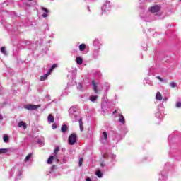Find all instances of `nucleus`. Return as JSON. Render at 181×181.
I'll return each instance as SVG.
<instances>
[{
	"mask_svg": "<svg viewBox=\"0 0 181 181\" xmlns=\"http://www.w3.org/2000/svg\"><path fill=\"white\" fill-rule=\"evenodd\" d=\"M78 121L79 122L80 131H84V126L83 125V118H79Z\"/></svg>",
	"mask_w": 181,
	"mask_h": 181,
	"instance_id": "15",
	"label": "nucleus"
},
{
	"mask_svg": "<svg viewBox=\"0 0 181 181\" xmlns=\"http://www.w3.org/2000/svg\"><path fill=\"white\" fill-rule=\"evenodd\" d=\"M98 98V97L97 95H91L89 98V100L90 101H92V103H95V101H97V99Z\"/></svg>",
	"mask_w": 181,
	"mask_h": 181,
	"instance_id": "22",
	"label": "nucleus"
},
{
	"mask_svg": "<svg viewBox=\"0 0 181 181\" xmlns=\"http://www.w3.org/2000/svg\"><path fill=\"white\" fill-rule=\"evenodd\" d=\"M54 169H56V166L53 165L51 168V171L49 172V173H51V175L53 173V170H54Z\"/></svg>",
	"mask_w": 181,
	"mask_h": 181,
	"instance_id": "39",
	"label": "nucleus"
},
{
	"mask_svg": "<svg viewBox=\"0 0 181 181\" xmlns=\"http://www.w3.org/2000/svg\"><path fill=\"white\" fill-rule=\"evenodd\" d=\"M46 98H50V95H47Z\"/></svg>",
	"mask_w": 181,
	"mask_h": 181,
	"instance_id": "50",
	"label": "nucleus"
},
{
	"mask_svg": "<svg viewBox=\"0 0 181 181\" xmlns=\"http://www.w3.org/2000/svg\"><path fill=\"white\" fill-rule=\"evenodd\" d=\"M108 139V136L107 135L106 132H103L102 134V136H100V141L101 142H104L105 141H107Z\"/></svg>",
	"mask_w": 181,
	"mask_h": 181,
	"instance_id": "8",
	"label": "nucleus"
},
{
	"mask_svg": "<svg viewBox=\"0 0 181 181\" xmlns=\"http://www.w3.org/2000/svg\"><path fill=\"white\" fill-rule=\"evenodd\" d=\"M6 152H8V150L5 148L0 149V153H6Z\"/></svg>",
	"mask_w": 181,
	"mask_h": 181,
	"instance_id": "36",
	"label": "nucleus"
},
{
	"mask_svg": "<svg viewBox=\"0 0 181 181\" xmlns=\"http://www.w3.org/2000/svg\"><path fill=\"white\" fill-rule=\"evenodd\" d=\"M14 172H15V169L12 170L11 172L10 173V176H13Z\"/></svg>",
	"mask_w": 181,
	"mask_h": 181,
	"instance_id": "43",
	"label": "nucleus"
},
{
	"mask_svg": "<svg viewBox=\"0 0 181 181\" xmlns=\"http://www.w3.org/2000/svg\"><path fill=\"white\" fill-rule=\"evenodd\" d=\"M48 121H49V122H51L52 124H53V122H54V117H53V115H49Z\"/></svg>",
	"mask_w": 181,
	"mask_h": 181,
	"instance_id": "24",
	"label": "nucleus"
},
{
	"mask_svg": "<svg viewBox=\"0 0 181 181\" xmlns=\"http://www.w3.org/2000/svg\"><path fill=\"white\" fill-rule=\"evenodd\" d=\"M56 67H57V64H54L52 66L51 69H49L48 70V72H49V73H52V71H53V70H54V69H56Z\"/></svg>",
	"mask_w": 181,
	"mask_h": 181,
	"instance_id": "29",
	"label": "nucleus"
},
{
	"mask_svg": "<svg viewBox=\"0 0 181 181\" xmlns=\"http://www.w3.org/2000/svg\"><path fill=\"white\" fill-rule=\"evenodd\" d=\"M69 115L74 122H77L78 121V117H80V112H78V108L76 106H72L69 110Z\"/></svg>",
	"mask_w": 181,
	"mask_h": 181,
	"instance_id": "1",
	"label": "nucleus"
},
{
	"mask_svg": "<svg viewBox=\"0 0 181 181\" xmlns=\"http://www.w3.org/2000/svg\"><path fill=\"white\" fill-rule=\"evenodd\" d=\"M98 56H100V48L95 49L93 52V59H98Z\"/></svg>",
	"mask_w": 181,
	"mask_h": 181,
	"instance_id": "7",
	"label": "nucleus"
},
{
	"mask_svg": "<svg viewBox=\"0 0 181 181\" xmlns=\"http://www.w3.org/2000/svg\"><path fill=\"white\" fill-rule=\"evenodd\" d=\"M37 143L40 144V145H43V142H42L41 140H38Z\"/></svg>",
	"mask_w": 181,
	"mask_h": 181,
	"instance_id": "45",
	"label": "nucleus"
},
{
	"mask_svg": "<svg viewBox=\"0 0 181 181\" xmlns=\"http://www.w3.org/2000/svg\"><path fill=\"white\" fill-rule=\"evenodd\" d=\"M3 141L5 144H8L9 142V136L8 134H4L3 137Z\"/></svg>",
	"mask_w": 181,
	"mask_h": 181,
	"instance_id": "21",
	"label": "nucleus"
},
{
	"mask_svg": "<svg viewBox=\"0 0 181 181\" xmlns=\"http://www.w3.org/2000/svg\"><path fill=\"white\" fill-rule=\"evenodd\" d=\"M93 45L100 49L99 47L101 46V44H100V40H98V39H95L93 40Z\"/></svg>",
	"mask_w": 181,
	"mask_h": 181,
	"instance_id": "14",
	"label": "nucleus"
},
{
	"mask_svg": "<svg viewBox=\"0 0 181 181\" xmlns=\"http://www.w3.org/2000/svg\"><path fill=\"white\" fill-rule=\"evenodd\" d=\"M110 9H111V1L110 0H107L105 4L102 6V13L110 12Z\"/></svg>",
	"mask_w": 181,
	"mask_h": 181,
	"instance_id": "2",
	"label": "nucleus"
},
{
	"mask_svg": "<svg viewBox=\"0 0 181 181\" xmlns=\"http://www.w3.org/2000/svg\"><path fill=\"white\" fill-rule=\"evenodd\" d=\"M86 181H91V179L90 177L86 178Z\"/></svg>",
	"mask_w": 181,
	"mask_h": 181,
	"instance_id": "48",
	"label": "nucleus"
},
{
	"mask_svg": "<svg viewBox=\"0 0 181 181\" xmlns=\"http://www.w3.org/2000/svg\"><path fill=\"white\" fill-rule=\"evenodd\" d=\"M115 157H116V156H115V155H113V156H112V158H115Z\"/></svg>",
	"mask_w": 181,
	"mask_h": 181,
	"instance_id": "53",
	"label": "nucleus"
},
{
	"mask_svg": "<svg viewBox=\"0 0 181 181\" xmlns=\"http://www.w3.org/2000/svg\"><path fill=\"white\" fill-rule=\"evenodd\" d=\"M33 160V157H32V153H30L24 159V162H32Z\"/></svg>",
	"mask_w": 181,
	"mask_h": 181,
	"instance_id": "9",
	"label": "nucleus"
},
{
	"mask_svg": "<svg viewBox=\"0 0 181 181\" xmlns=\"http://www.w3.org/2000/svg\"><path fill=\"white\" fill-rule=\"evenodd\" d=\"M42 11L44 12L42 14V18H47V16H49V14H47L49 10L45 7H42Z\"/></svg>",
	"mask_w": 181,
	"mask_h": 181,
	"instance_id": "11",
	"label": "nucleus"
},
{
	"mask_svg": "<svg viewBox=\"0 0 181 181\" xmlns=\"http://www.w3.org/2000/svg\"><path fill=\"white\" fill-rule=\"evenodd\" d=\"M87 9H88V12H90V6H87Z\"/></svg>",
	"mask_w": 181,
	"mask_h": 181,
	"instance_id": "49",
	"label": "nucleus"
},
{
	"mask_svg": "<svg viewBox=\"0 0 181 181\" xmlns=\"http://www.w3.org/2000/svg\"><path fill=\"white\" fill-rule=\"evenodd\" d=\"M59 147L55 148L54 152V155H56V153H57V152H59Z\"/></svg>",
	"mask_w": 181,
	"mask_h": 181,
	"instance_id": "40",
	"label": "nucleus"
},
{
	"mask_svg": "<svg viewBox=\"0 0 181 181\" xmlns=\"http://www.w3.org/2000/svg\"><path fill=\"white\" fill-rule=\"evenodd\" d=\"M49 74H50V73H49V71H48L47 74L42 76L40 77V81H45V80H46V78H47V77L49 76Z\"/></svg>",
	"mask_w": 181,
	"mask_h": 181,
	"instance_id": "18",
	"label": "nucleus"
},
{
	"mask_svg": "<svg viewBox=\"0 0 181 181\" xmlns=\"http://www.w3.org/2000/svg\"><path fill=\"white\" fill-rule=\"evenodd\" d=\"M18 128H23L24 129H26V128L28 127L26 123H25L23 121H21L18 124Z\"/></svg>",
	"mask_w": 181,
	"mask_h": 181,
	"instance_id": "10",
	"label": "nucleus"
},
{
	"mask_svg": "<svg viewBox=\"0 0 181 181\" xmlns=\"http://www.w3.org/2000/svg\"><path fill=\"white\" fill-rule=\"evenodd\" d=\"M76 63L77 64H83V58L81 57H76Z\"/></svg>",
	"mask_w": 181,
	"mask_h": 181,
	"instance_id": "23",
	"label": "nucleus"
},
{
	"mask_svg": "<svg viewBox=\"0 0 181 181\" xmlns=\"http://www.w3.org/2000/svg\"><path fill=\"white\" fill-rule=\"evenodd\" d=\"M117 112V110H115L114 112H113V114H115Z\"/></svg>",
	"mask_w": 181,
	"mask_h": 181,
	"instance_id": "52",
	"label": "nucleus"
},
{
	"mask_svg": "<svg viewBox=\"0 0 181 181\" xmlns=\"http://www.w3.org/2000/svg\"><path fill=\"white\" fill-rule=\"evenodd\" d=\"M156 117L157 118H158V119H162V115H160V112H157V113L156 114Z\"/></svg>",
	"mask_w": 181,
	"mask_h": 181,
	"instance_id": "34",
	"label": "nucleus"
},
{
	"mask_svg": "<svg viewBox=\"0 0 181 181\" xmlns=\"http://www.w3.org/2000/svg\"><path fill=\"white\" fill-rule=\"evenodd\" d=\"M96 176H98V177L101 178L103 177V173H101V170H98L95 173Z\"/></svg>",
	"mask_w": 181,
	"mask_h": 181,
	"instance_id": "31",
	"label": "nucleus"
},
{
	"mask_svg": "<svg viewBox=\"0 0 181 181\" xmlns=\"http://www.w3.org/2000/svg\"><path fill=\"white\" fill-rule=\"evenodd\" d=\"M92 86L93 87V90L95 91V94L100 91L97 87V83H95V81H92Z\"/></svg>",
	"mask_w": 181,
	"mask_h": 181,
	"instance_id": "12",
	"label": "nucleus"
},
{
	"mask_svg": "<svg viewBox=\"0 0 181 181\" xmlns=\"http://www.w3.org/2000/svg\"><path fill=\"white\" fill-rule=\"evenodd\" d=\"M146 81L147 84H149V86H153V83L149 79L146 80Z\"/></svg>",
	"mask_w": 181,
	"mask_h": 181,
	"instance_id": "37",
	"label": "nucleus"
},
{
	"mask_svg": "<svg viewBox=\"0 0 181 181\" xmlns=\"http://www.w3.org/2000/svg\"><path fill=\"white\" fill-rule=\"evenodd\" d=\"M35 2L34 1V0H28V2L26 4L27 6H34V5H35Z\"/></svg>",
	"mask_w": 181,
	"mask_h": 181,
	"instance_id": "17",
	"label": "nucleus"
},
{
	"mask_svg": "<svg viewBox=\"0 0 181 181\" xmlns=\"http://www.w3.org/2000/svg\"><path fill=\"white\" fill-rule=\"evenodd\" d=\"M160 11V7L158 5L153 6L150 8V12H151V13H158Z\"/></svg>",
	"mask_w": 181,
	"mask_h": 181,
	"instance_id": "5",
	"label": "nucleus"
},
{
	"mask_svg": "<svg viewBox=\"0 0 181 181\" xmlns=\"http://www.w3.org/2000/svg\"><path fill=\"white\" fill-rule=\"evenodd\" d=\"M160 108H163V107H164L163 104V103L160 104Z\"/></svg>",
	"mask_w": 181,
	"mask_h": 181,
	"instance_id": "47",
	"label": "nucleus"
},
{
	"mask_svg": "<svg viewBox=\"0 0 181 181\" xmlns=\"http://www.w3.org/2000/svg\"><path fill=\"white\" fill-rule=\"evenodd\" d=\"M76 87H77V90H78V91H84V90H87V86H86L81 83H77Z\"/></svg>",
	"mask_w": 181,
	"mask_h": 181,
	"instance_id": "6",
	"label": "nucleus"
},
{
	"mask_svg": "<svg viewBox=\"0 0 181 181\" xmlns=\"http://www.w3.org/2000/svg\"><path fill=\"white\" fill-rule=\"evenodd\" d=\"M156 100H158V101H162V94H160V92H157L156 95Z\"/></svg>",
	"mask_w": 181,
	"mask_h": 181,
	"instance_id": "20",
	"label": "nucleus"
},
{
	"mask_svg": "<svg viewBox=\"0 0 181 181\" xmlns=\"http://www.w3.org/2000/svg\"><path fill=\"white\" fill-rule=\"evenodd\" d=\"M53 159H54V156H51L47 160V163L51 165V163L53 162Z\"/></svg>",
	"mask_w": 181,
	"mask_h": 181,
	"instance_id": "30",
	"label": "nucleus"
},
{
	"mask_svg": "<svg viewBox=\"0 0 181 181\" xmlns=\"http://www.w3.org/2000/svg\"><path fill=\"white\" fill-rule=\"evenodd\" d=\"M92 74L93 76H95V77H98V78H100L102 76L101 72H100V71H98L97 70H93L92 71Z\"/></svg>",
	"mask_w": 181,
	"mask_h": 181,
	"instance_id": "13",
	"label": "nucleus"
},
{
	"mask_svg": "<svg viewBox=\"0 0 181 181\" xmlns=\"http://www.w3.org/2000/svg\"><path fill=\"white\" fill-rule=\"evenodd\" d=\"M1 53H3V54H4L5 56H6V54H8L6 53V48H5V47H3L1 48Z\"/></svg>",
	"mask_w": 181,
	"mask_h": 181,
	"instance_id": "32",
	"label": "nucleus"
},
{
	"mask_svg": "<svg viewBox=\"0 0 181 181\" xmlns=\"http://www.w3.org/2000/svg\"><path fill=\"white\" fill-rule=\"evenodd\" d=\"M86 49V44H81L79 45V50L83 52Z\"/></svg>",
	"mask_w": 181,
	"mask_h": 181,
	"instance_id": "28",
	"label": "nucleus"
},
{
	"mask_svg": "<svg viewBox=\"0 0 181 181\" xmlns=\"http://www.w3.org/2000/svg\"><path fill=\"white\" fill-rule=\"evenodd\" d=\"M24 108H25V110H28V111H35V110H37V108H40V105H32V104H28V105H25L24 106Z\"/></svg>",
	"mask_w": 181,
	"mask_h": 181,
	"instance_id": "4",
	"label": "nucleus"
},
{
	"mask_svg": "<svg viewBox=\"0 0 181 181\" xmlns=\"http://www.w3.org/2000/svg\"><path fill=\"white\" fill-rule=\"evenodd\" d=\"M119 122H121V124H125V117L122 115H119Z\"/></svg>",
	"mask_w": 181,
	"mask_h": 181,
	"instance_id": "19",
	"label": "nucleus"
},
{
	"mask_svg": "<svg viewBox=\"0 0 181 181\" xmlns=\"http://www.w3.org/2000/svg\"><path fill=\"white\" fill-rule=\"evenodd\" d=\"M52 128V129H56V128H57V125H56V124H53Z\"/></svg>",
	"mask_w": 181,
	"mask_h": 181,
	"instance_id": "42",
	"label": "nucleus"
},
{
	"mask_svg": "<svg viewBox=\"0 0 181 181\" xmlns=\"http://www.w3.org/2000/svg\"><path fill=\"white\" fill-rule=\"evenodd\" d=\"M81 165H83V158L79 159V166H81Z\"/></svg>",
	"mask_w": 181,
	"mask_h": 181,
	"instance_id": "41",
	"label": "nucleus"
},
{
	"mask_svg": "<svg viewBox=\"0 0 181 181\" xmlns=\"http://www.w3.org/2000/svg\"><path fill=\"white\" fill-rule=\"evenodd\" d=\"M176 107L177 108H181V102H177V103Z\"/></svg>",
	"mask_w": 181,
	"mask_h": 181,
	"instance_id": "38",
	"label": "nucleus"
},
{
	"mask_svg": "<svg viewBox=\"0 0 181 181\" xmlns=\"http://www.w3.org/2000/svg\"><path fill=\"white\" fill-rule=\"evenodd\" d=\"M170 86L172 88H175V87H177V83H176L175 82L173 81L170 83Z\"/></svg>",
	"mask_w": 181,
	"mask_h": 181,
	"instance_id": "33",
	"label": "nucleus"
},
{
	"mask_svg": "<svg viewBox=\"0 0 181 181\" xmlns=\"http://www.w3.org/2000/svg\"><path fill=\"white\" fill-rule=\"evenodd\" d=\"M2 119H4V117L2 116V115H0V120L2 121Z\"/></svg>",
	"mask_w": 181,
	"mask_h": 181,
	"instance_id": "46",
	"label": "nucleus"
},
{
	"mask_svg": "<svg viewBox=\"0 0 181 181\" xmlns=\"http://www.w3.org/2000/svg\"><path fill=\"white\" fill-rule=\"evenodd\" d=\"M115 139L118 142V141H121L122 139L121 138V135L119 134H116L115 135Z\"/></svg>",
	"mask_w": 181,
	"mask_h": 181,
	"instance_id": "27",
	"label": "nucleus"
},
{
	"mask_svg": "<svg viewBox=\"0 0 181 181\" xmlns=\"http://www.w3.org/2000/svg\"><path fill=\"white\" fill-rule=\"evenodd\" d=\"M166 179H168V177L165 175V174L163 172H162L160 175L159 180L165 181V180H166Z\"/></svg>",
	"mask_w": 181,
	"mask_h": 181,
	"instance_id": "16",
	"label": "nucleus"
},
{
	"mask_svg": "<svg viewBox=\"0 0 181 181\" xmlns=\"http://www.w3.org/2000/svg\"><path fill=\"white\" fill-rule=\"evenodd\" d=\"M61 131L62 132H63V134L66 133V132L67 131V125L63 124L61 127Z\"/></svg>",
	"mask_w": 181,
	"mask_h": 181,
	"instance_id": "25",
	"label": "nucleus"
},
{
	"mask_svg": "<svg viewBox=\"0 0 181 181\" xmlns=\"http://www.w3.org/2000/svg\"><path fill=\"white\" fill-rule=\"evenodd\" d=\"M170 138H172V136H168V140L170 141Z\"/></svg>",
	"mask_w": 181,
	"mask_h": 181,
	"instance_id": "51",
	"label": "nucleus"
},
{
	"mask_svg": "<svg viewBox=\"0 0 181 181\" xmlns=\"http://www.w3.org/2000/svg\"><path fill=\"white\" fill-rule=\"evenodd\" d=\"M22 175V170H18V176H21Z\"/></svg>",
	"mask_w": 181,
	"mask_h": 181,
	"instance_id": "44",
	"label": "nucleus"
},
{
	"mask_svg": "<svg viewBox=\"0 0 181 181\" xmlns=\"http://www.w3.org/2000/svg\"><path fill=\"white\" fill-rule=\"evenodd\" d=\"M77 141V134L76 133L71 134L68 139L69 145H74Z\"/></svg>",
	"mask_w": 181,
	"mask_h": 181,
	"instance_id": "3",
	"label": "nucleus"
},
{
	"mask_svg": "<svg viewBox=\"0 0 181 181\" xmlns=\"http://www.w3.org/2000/svg\"><path fill=\"white\" fill-rule=\"evenodd\" d=\"M180 1L181 2V0H180Z\"/></svg>",
	"mask_w": 181,
	"mask_h": 181,
	"instance_id": "54",
	"label": "nucleus"
},
{
	"mask_svg": "<svg viewBox=\"0 0 181 181\" xmlns=\"http://www.w3.org/2000/svg\"><path fill=\"white\" fill-rule=\"evenodd\" d=\"M156 78H157L158 80H159L161 83H168V80L166 79H163L162 77L160 76H156Z\"/></svg>",
	"mask_w": 181,
	"mask_h": 181,
	"instance_id": "26",
	"label": "nucleus"
},
{
	"mask_svg": "<svg viewBox=\"0 0 181 181\" xmlns=\"http://www.w3.org/2000/svg\"><path fill=\"white\" fill-rule=\"evenodd\" d=\"M104 87H105L106 90H110V83H104Z\"/></svg>",
	"mask_w": 181,
	"mask_h": 181,
	"instance_id": "35",
	"label": "nucleus"
}]
</instances>
